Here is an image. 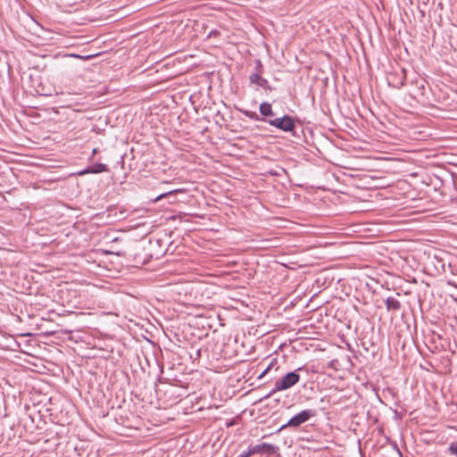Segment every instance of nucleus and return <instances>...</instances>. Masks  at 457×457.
Returning <instances> with one entry per match:
<instances>
[{"label": "nucleus", "instance_id": "11", "mask_svg": "<svg viewBox=\"0 0 457 457\" xmlns=\"http://www.w3.org/2000/svg\"><path fill=\"white\" fill-rule=\"evenodd\" d=\"M244 115H245L247 118L251 119V120H256V121H260V120H262V121H267V119L265 118H261L259 116V114H257L255 112H252V111H248V110H244V111H241Z\"/></svg>", "mask_w": 457, "mask_h": 457}, {"label": "nucleus", "instance_id": "16", "mask_svg": "<svg viewBox=\"0 0 457 457\" xmlns=\"http://www.w3.org/2000/svg\"><path fill=\"white\" fill-rule=\"evenodd\" d=\"M178 191H179V190H172V191H170L169 193L162 194V195H160L158 197H156L155 201H157V200H159V199H161V198L164 197V196H165V195H171V194H174V193H176V192H178Z\"/></svg>", "mask_w": 457, "mask_h": 457}, {"label": "nucleus", "instance_id": "1", "mask_svg": "<svg viewBox=\"0 0 457 457\" xmlns=\"http://www.w3.org/2000/svg\"><path fill=\"white\" fill-rule=\"evenodd\" d=\"M303 370V368L300 367L294 371L287 373L279 379H277L274 384V388L268 395L265 396V398L271 396L277 392L287 390L296 385L300 381V375L298 372Z\"/></svg>", "mask_w": 457, "mask_h": 457}, {"label": "nucleus", "instance_id": "3", "mask_svg": "<svg viewBox=\"0 0 457 457\" xmlns=\"http://www.w3.org/2000/svg\"><path fill=\"white\" fill-rule=\"evenodd\" d=\"M315 414V411L312 410H303L298 414L293 416L286 424L280 427L278 431H281L282 429L286 428H298L303 423L309 420L312 417H313Z\"/></svg>", "mask_w": 457, "mask_h": 457}, {"label": "nucleus", "instance_id": "17", "mask_svg": "<svg viewBox=\"0 0 457 457\" xmlns=\"http://www.w3.org/2000/svg\"><path fill=\"white\" fill-rule=\"evenodd\" d=\"M76 57L80 58L82 60H89L92 57V55H87V56L76 55Z\"/></svg>", "mask_w": 457, "mask_h": 457}, {"label": "nucleus", "instance_id": "9", "mask_svg": "<svg viewBox=\"0 0 457 457\" xmlns=\"http://www.w3.org/2000/svg\"><path fill=\"white\" fill-rule=\"evenodd\" d=\"M259 109H260V113L262 116V118H265L266 119V117H272V116H274L272 106L268 102L262 103L260 104Z\"/></svg>", "mask_w": 457, "mask_h": 457}, {"label": "nucleus", "instance_id": "14", "mask_svg": "<svg viewBox=\"0 0 457 457\" xmlns=\"http://www.w3.org/2000/svg\"><path fill=\"white\" fill-rule=\"evenodd\" d=\"M255 71H256L254 73H259V74L262 73L263 66L260 60L255 61Z\"/></svg>", "mask_w": 457, "mask_h": 457}, {"label": "nucleus", "instance_id": "10", "mask_svg": "<svg viewBox=\"0 0 457 457\" xmlns=\"http://www.w3.org/2000/svg\"><path fill=\"white\" fill-rule=\"evenodd\" d=\"M254 447H259V453L262 452H266L269 454H274L278 450V446H275L273 445L268 444V443H262L261 445H257Z\"/></svg>", "mask_w": 457, "mask_h": 457}, {"label": "nucleus", "instance_id": "2", "mask_svg": "<svg viewBox=\"0 0 457 457\" xmlns=\"http://www.w3.org/2000/svg\"><path fill=\"white\" fill-rule=\"evenodd\" d=\"M266 122L284 132H292L295 129V118L287 114L281 118L267 120Z\"/></svg>", "mask_w": 457, "mask_h": 457}, {"label": "nucleus", "instance_id": "13", "mask_svg": "<svg viewBox=\"0 0 457 457\" xmlns=\"http://www.w3.org/2000/svg\"><path fill=\"white\" fill-rule=\"evenodd\" d=\"M259 447H251L247 451L242 452L238 457H251L253 454L259 453Z\"/></svg>", "mask_w": 457, "mask_h": 457}, {"label": "nucleus", "instance_id": "4", "mask_svg": "<svg viewBox=\"0 0 457 457\" xmlns=\"http://www.w3.org/2000/svg\"><path fill=\"white\" fill-rule=\"evenodd\" d=\"M402 77L398 78V75L396 73H391L387 77L388 85L394 88H401L404 84L406 80V75H405V70L403 69L401 71Z\"/></svg>", "mask_w": 457, "mask_h": 457}, {"label": "nucleus", "instance_id": "18", "mask_svg": "<svg viewBox=\"0 0 457 457\" xmlns=\"http://www.w3.org/2000/svg\"><path fill=\"white\" fill-rule=\"evenodd\" d=\"M96 153H97V149H96V148H95V149L93 150L92 154H96Z\"/></svg>", "mask_w": 457, "mask_h": 457}, {"label": "nucleus", "instance_id": "8", "mask_svg": "<svg viewBox=\"0 0 457 457\" xmlns=\"http://www.w3.org/2000/svg\"><path fill=\"white\" fill-rule=\"evenodd\" d=\"M386 310L388 312H399L402 308V304L398 299L393 296H389L385 301Z\"/></svg>", "mask_w": 457, "mask_h": 457}, {"label": "nucleus", "instance_id": "12", "mask_svg": "<svg viewBox=\"0 0 457 457\" xmlns=\"http://www.w3.org/2000/svg\"><path fill=\"white\" fill-rule=\"evenodd\" d=\"M278 361L276 358H273L270 364L266 367V369L261 373V375L258 377L259 378H262L264 377L270 370H271L274 367L277 370L278 369V366H277Z\"/></svg>", "mask_w": 457, "mask_h": 457}, {"label": "nucleus", "instance_id": "5", "mask_svg": "<svg viewBox=\"0 0 457 457\" xmlns=\"http://www.w3.org/2000/svg\"><path fill=\"white\" fill-rule=\"evenodd\" d=\"M411 84L416 87L415 93L417 96L426 98V87L428 86V82L425 79L421 77H416L411 81Z\"/></svg>", "mask_w": 457, "mask_h": 457}, {"label": "nucleus", "instance_id": "6", "mask_svg": "<svg viewBox=\"0 0 457 457\" xmlns=\"http://www.w3.org/2000/svg\"><path fill=\"white\" fill-rule=\"evenodd\" d=\"M109 171V169L106 164L104 163H94L92 165L87 166L86 169L78 171L79 176H83L85 174L93 173H102Z\"/></svg>", "mask_w": 457, "mask_h": 457}, {"label": "nucleus", "instance_id": "7", "mask_svg": "<svg viewBox=\"0 0 457 457\" xmlns=\"http://www.w3.org/2000/svg\"><path fill=\"white\" fill-rule=\"evenodd\" d=\"M249 80L251 83L257 84L258 86L262 87L264 89H269L270 91L273 90L269 81L266 79L262 78L259 73H252L249 76Z\"/></svg>", "mask_w": 457, "mask_h": 457}, {"label": "nucleus", "instance_id": "15", "mask_svg": "<svg viewBox=\"0 0 457 457\" xmlns=\"http://www.w3.org/2000/svg\"><path fill=\"white\" fill-rule=\"evenodd\" d=\"M449 451L452 454L457 455V444L452 443L449 445Z\"/></svg>", "mask_w": 457, "mask_h": 457}]
</instances>
